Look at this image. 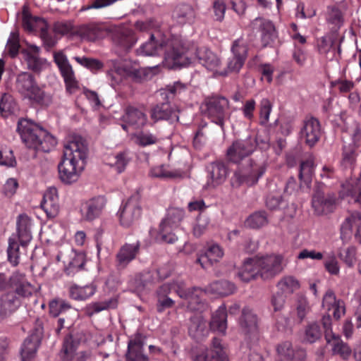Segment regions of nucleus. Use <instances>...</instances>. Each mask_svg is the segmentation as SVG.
<instances>
[{"mask_svg": "<svg viewBox=\"0 0 361 361\" xmlns=\"http://www.w3.org/2000/svg\"><path fill=\"white\" fill-rule=\"evenodd\" d=\"M164 65L168 69H180L198 62L214 75H219L221 61L219 56L207 47H198L193 41L183 37H173L164 42Z\"/></svg>", "mask_w": 361, "mask_h": 361, "instance_id": "f257e3e1", "label": "nucleus"}, {"mask_svg": "<svg viewBox=\"0 0 361 361\" xmlns=\"http://www.w3.org/2000/svg\"><path fill=\"white\" fill-rule=\"evenodd\" d=\"M87 144L81 136H68L63 144V154L58 165L62 183L71 185L77 182L83 171L87 157Z\"/></svg>", "mask_w": 361, "mask_h": 361, "instance_id": "f03ea898", "label": "nucleus"}, {"mask_svg": "<svg viewBox=\"0 0 361 361\" xmlns=\"http://www.w3.org/2000/svg\"><path fill=\"white\" fill-rule=\"evenodd\" d=\"M283 257L280 255H269L255 257L246 259L238 272L243 282H249L257 276L267 279L280 274L283 269Z\"/></svg>", "mask_w": 361, "mask_h": 361, "instance_id": "7ed1b4c3", "label": "nucleus"}, {"mask_svg": "<svg viewBox=\"0 0 361 361\" xmlns=\"http://www.w3.org/2000/svg\"><path fill=\"white\" fill-rule=\"evenodd\" d=\"M17 130L28 148L49 152L57 144L56 139L53 135L30 120H19Z\"/></svg>", "mask_w": 361, "mask_h": 361, "instance_id": "20e7f679", "label": "nucleus"}, {"mask_svg": "<svg viewBox=\"0 0 361 361\" xmlns=\"http://www.w3.org/2000/svg\"><path fill=\"white\" fill-rule=\"evenodd\" d=\"M229 107L228 100L221 96L208 97L201 105L202 113L213 123L223 127L228 118L227 110Z\"/></svg>", "mask_w": 361, "mask_h": 361, "instance_id": "39448f33", "label": "nucleus"}, {"mask_svg": "<svg viewBox=\"0 0 361 361\" xmlns=\"http://www.w3.org/2000/svg\"><path fill=\"white\" fill-rule=\"evenodd\" d=\"M184 216L183 209L172 207L167 210L165 218L159 225V236L162 241L173 243L177 240L178 238L173 231L180 226Z\"/></svg>", "mask_w": 361, "mask_h": 361, "instance_id": "423d86ee", "label": "nucleus"}, {"mask_svg": "<svg viewBox=\"0 0 361 361\" xmlns=\"http://www.w3.org/2000/svg\"><path fill=\"white\" fill-rule=\"evenodd\" d=\"M16 88L24 99L37 103L42 102L45 97L44 90L37 85L34 76L27 72H22L17 75Z\"/></svg>", "mask_w": 361, "mask_h": 361, "instance_id": "0eeeda50", "label": "nucleus"}, {"mask_svg": "<svg viewBox=\"0 0 361 361\" xmlns=\"http://www.w3.org/2000/svg\"><path fill=\"white\" fill-rule=\"evenodd\" d=\"M114 49L118 55L127 54L137 43V37L133 30L126 25L109 27Z\"/></svg>", "mask_w": 361, "mask_h": 361, "instance_id": "6e6552de", "label": "nucleus"}, {"mask_svg": "<svg viewBox=\"0 0 361 361\" xmlns=\"http://www.w3.org/2000/svg\"><path fill=\"white\" fill-rule=\"evenodd\" d=\"M140 195L135 194L121 207L118 214L122 226L128 228L137 221L141 216Z\"/></svg>", "mask_w": 361, "mask_h": 361, "instance_id": "1a4fd4ad", "label": "nucleus"}, {"mask_svg": "<svg viewBox=\"0 0 361 361\" xmlns=\"http://www.w3.org/2000/svg\"><path fill=\"white\" fill-rule=\"evenodd\" d=\"M257 140L253 137L238 140L228 148L226 157L230 161L238 163L250 155L256 149Z\"/></svg>", "mask_w": 361, "mask_h": 361, "instance_id": "9d476101", "label": "nucleus"}, {"mask_svg": "<svg viewBox=\"0 0 361 361\" xmlns=\"http://www.w3.org/2000/svg\"><path fill=\"white\" fill-rule=\"evenodd\" d=\"M176 285V293L180 298L185 300V303H183L182 305L186 306L190 311H197L202 307L200 298L204 293V290L195 287L186 290L184 282L177 283Z\"/></svg>", "mask_w": 361, "mask_h": 361, "instance_id": "9b49d317", "label": "nucleus"}, {"mask_svg": "<svg viewBox=\"0 0 361 361\" xmlns=\"http://www.w3.org/2000/svg\"><path fill=\"white\" fill-rule=\"evenodd\" d=\"M238 324L243 334L247 338H258V317L254 310L245 307L238 319Z\"/></svg>", "mask_w": 361, "mask_h": 361, "instance_id": "f8f14e48", "label": "nucleus"}, {"mask_svg": "<svg viewBox=\"0 0 361 361\" xmlns=\"http://www.w3.org/2000/svg\"><path fill=\"white\" fill-rule=\"evenodd\" d=\"M37 326L35 331L29 335L24 341L21 347V356L23 361H29L33 358L37 351L43 335L42 323L37 320Z\"/></svg>", "mask_w": 361, "mask_h": 361, "instance_id": "ddd939ff", "label": "nucleus"}, {"mask_svg": "<svg viewBox=\"0 0 361 361\" xmlns=\"http://www.w3.org/2000/svg\"><path fill=\"white\" fill-rule=\"evenodd\" d=\"M75 32L76 35L82 41L96 42L109 34V27L102 24L92 23L76 27Z\"/></svg>", "mask_w": 361, "mask_h": 361, "instance_id": "4468645a", "label": "nucleus"}, {"mask_svg": "<svg viewBox=\"0 0 361 361\" xmlns=\"http://www.w3.org/2000/svg\"><path fill=\"white\" fill-rule=\"evenodd\" d=\"M11 286L16 295L23 298H28L37 293L39 288L31 283L24 274L15 272L10 277Z\"/></svg>", "mask_w": 361, "mask_h": 361, "instance_id": "2eb2a0df", "label": "nucleus"}, {"mask_svg": "<svg viewBox=\"0 0 361 361\" xmlns=\"http://www.w3.org/2000/svg\"><path fill=\"white\" fill-rule=\"evenodd\" d=\"M251 25L253 29H257L260 32L264 47L271 44L277 37L275 26L270 20L258 17L251 22Z\"/></svg>", "mask_w": 361, "mask_h": 361, "instance_id": "dca6fc26", "label": "nucleus"}, {"mask_svg": "<svg viewBox=\"0 0 361 361\" xmlns=\"http://www.w3.org/2000/svg\"><path fill=\"white\" fill-rule=\"evenodd\" d=\"M279 361H306L307 353L300 347H293L292 343L286 341L279 343L276 347Z\"/></svg>", "mask_w": 361, "mask_h": 361, "instance_id": "f3484780", "label": "nucleus"}, {"mask_svg": "<svg viewBox=\"0 0 361 361\" xmlns=\"http://www.w3.org/2000/svg\"><path fill=\"white\" fill-rule=\"evenodd\" d=\"M320 134V123L317 119L311 117L304 121L300 135L307 145L314 146L319 141Z\"/></svg>", "mask_w": 361, "mask_h": 361, "instance_id": "a211bd4d", "label": "nucleus"}, {"mask_svg": "<svg viewBox=\"0 0 361 361\" xmlns=\"http://www.w3.org/2000/svg\"><path fill=\"white\" fill-rule=\"evenodd\" d=\"M106 204L104 196H97L87 201L81 208L82 216L87 221H93L102 213Z\"/></svg>", "mask_w": 361, "mask_h": 361, "instance_id": "6ab92c4d", "label": "nucleus"}, {"mask_svg": "<svg viewBox=\"0 0 361 361\" xmlns=\"http://www.w3.org/2000/svg\"><path fill=\"white\" fill-rule=\"evenodd\" d=\"M335 196L331 194L324 195V192L317 191L312 200V205L317 215L331 213L335 208Z\"/></svg>", "mask_w": 361, "mask_h": 361, "instance_id": "aec40b11", "label": "nucleus"}, {"mask_svg": "<svg viewBox=\"0 0 361 361\" xmlns=\"http://www.w3.org/2000/svg\"><path fill=\"white\" fill-rule=\"evenodd\" d=\"M144 345L142 334L137 333L132 336L128 343L126 361H149V357L143 352Z\"/></svg>", "mask_w": 361, "mask_h": 361, "instance_id": "412c9836", "label": "nucleus"}, {"mask_svg": "<svg viewBox=\"0 0 361 361\" xmlns=\"http://www.w3.org/2000/svg\"><path fill=\"white\" fill-rule=\"evenodd\" d=\"M122 121L124 123L121 125V127L127 131L128 126H133L135 128L143 127L147 122V116L141 109L129 106L126 109L125 114L122 116Z\"/></svg>", "mask_w": 361, "mask_h": 361, "instance_id": "4be33fe9", "label": "nucleus"}, {"mask_svg": "<svg viewBox=\"0 0 361 361\" xmlns=\"http://www.w3.org/2000/svg\"><path fill=\"white\" fill-rule=\"evenodd\" d=\"M41 207L49 219H53L59 214L60 206L58 191L56 188L51 187L46 190L41 203Z\"/></svg>", "mask_w": 361, "mask_h": 361, "instance_id": "5701e85b", "label": "nucleus"}, {"mask_svg": "<svg viewBox=\"0 0 361 361\" xmlns=\"http://www.w3.org/2000/svg\"><path fill=\"white\" fill-rule=\"evenodd\" d=\"M208 177L206 188H214L221 185L226 178L227 169L221 162L212 163L207 168Z\"/></svg>", "mask_w": 361, "mask_h": 361, "instance_id": "b1692460", "label": "nucleus"}, {"mask_svg": "<svg viewBox=\"0 0 361 361\" xmlns=\"http://www.w3.org/2000/svg\"><path fill=\"white\" fill-rule=\"evenodd\" d=\"M178 36H171L169 37H164L160 40H155L154 35H151L149 39L145 43L142 44L137 50L136 53L137 55L142 56H154L159 54L161 51L164 54V59H165V51L162 47V44L166 40H169L173 37H177ZM163 66L164 61H162Z\"/></svg>", "mask_w": 361, "mask_h": 361, "instance_id": "393cba45", "label": "nucleus"}, {"mask_svg": "<svg viewBox=\"0 0 361 361\" xmlns=\"http://www.w3.org/2000/svg\"><path fill=\"white\" fill-rule=\"evenodd\" d=\"M108 63L109 68L107 71V77L112 85H118L127 78L129 61L110 60Z\"/></svg>", "mask_w": 361, "mask_h": 361, "instance_id": "a878e982", "label": "nucleus"}, {"mask_svg": "<svg viewBox=\"0 0 361 361\" xmlns=\"http://www.w3.org/2000/svg\"><path fill=\"white\" fill-rule=\"evenodd\" d=\"M21 305V300L13 291L0 297V319H4L16 311Z\"/></svg>", "mask_w": 361, "mask_h": 361, "instance_id": "bb28decb", "label": "nucleus"}, {"mask_svg": "<svg viewBox=\"0 0 361 361\" xmlns=\"http://www.w3.org/2000/svg\"><path fill=\"white\" fill-rule=\"evenodd\" d=\"M224 252L222 247L218 244H212L208 247L204 254L200 255L197 259L203 269H207L213 264L219 262L224 257Z\"/></svg>", "mask_w": 361, "mask_h": 361, "instance_id": "cd10ccee", "label": "nucleus"}, {"mask_svg": "<svg viewBox=\"0 0 361 361\" xmlns=\"http://www.w3.org/2000/svg\"><path fill=\"white\" fill-rule=\"evenodd\" d=\"M140 250L138 242L133 244H125L116 254V266L118 269H124L133 261Z\"/></svg>", "mask_w": 361, "mask_h": 361, "instance_id": "c85d7f7f", "label": "nucleus"}, {"mask_svg": "<svg viewBox=\"0 0 361 361\" xmlns=\"http://www.w3.org/2000/svg\"><path fill=\"white\" fill-rule=\"evenodd\" d=\"M178 111L172 107L169 103L158 104L151 110V118L155 122L160 120H167L173 123L178 121Z\"/></svg>", "mask_w": 361, "mask_h": 361, "instance_id": "c756f323", "label": "nucleus"}, {"mask_svg": "<svg viewBox=\"0 0 361 361\" xmlns=\"http://www.w3.org/2000/svg\"><path fill=\"white\" fill-rule=\"evenodd\" d=\"M361 226V215L359 212L350 213L341 226V238L343 240H348L353 233Z\"/></svg>", "mask_w": 361, "mask_h": 361, "instance_id": "7c9ffc66", "label": "nucleus"}, {"mask_svg": "<svg viewBox=\"0 0 361 361\" xmlns=\"http://www.w3.org/2000/svg\"><path fill=\"white\" fill-rule=\"evenodd\" d=\"M235 286L227 281H217L211 283L205 289L204 293L214 297L227 296L233 293Z\"/></svg>", "mask_w": 361, "mask_h": 361, "instance_id": "2f4dec72", "label": "nucleus"}, {"mask_svg": "<svg viewBox=\"0 0 361 361\" xmlns=\"http://www.w3.org/2000/svg\"><path fill=\"white\" fill-rule=\"evenodd\" d=\"M32 222L27 215H20L17 221L18 239L22 246L27 245L32 240L30 227Z\"/></svg>", "mask_w": 361, "mask_h": 361, "instance_id": "473e14b6", "label": "nucleus"}, {"mask_svg": "<svg viewBox=\"0 0 361 361\" xmlns=\"http://www.w3.org/2000/svg\"><path fill=\"white\" fill-rule=\"evenodd\" d=\"M210 326L214 331L225 334L227 329L226 307L222 304L212 315Z\"/></svg>", "mask_w": 361, "mask_h": 361, "instance_id": "72a5a7b5", "label": "nucleus"}, {"mask_svg": "<svg viewBox=\"0 0 361 361\" xmlns=\"http://www.w3.org/2000/svg\"><path fill=\"white\" fill-rule=\"evenodd\" d=\"M85 263V255L83 252L71 250L64 261L68 274L81 270Z\"/></svg>", "mask_w": 361, "mask_h": 361, "instance_id": "f704fd0d", "label": "nucleus"}, {"mask_svg": "<svg viewBox=\"0 0 361 361\" xmlns=\"http://www.w3.org/2000/svg\"><path fill=\"white\" fill-rule=\"evenodd\" d=\"M265 171L266 167L264 164L251 163L250 167L245 171L242 181L248 185H254L257 183Z\"/></svg>", "mask_w": 361, "mask_h": 361, "instance_id": "c9c22d12", "label": "nucleus"}, {"mask_svg": "<svg viewBox=\"0 0 361 361\" xmlns=\"http://www.w3.org/2000/svg\"><path fill=\"white\" fill-rule=\"evenodd\" d=\"M195 17V11L188 4L178 5L173 13V18L180 25L192 23Z\"/></svg>", "mask_w": 361, "mask_h": 361, "instance_id": "e433bc0d", "label": "nucleus"}, {"mask_svg": "<svg viewBox=\"0 0 361 361\" xmlns=\"http://www.w3.org/2000/svg\"><path fill=\"white\" fill-rule=\"evenodd\" d=\"M203 359V361H228L219 339L216 338L213 339L212 348L207 350Z\"/></svg>", "mask_w": 361, "mask_h": 361, "instance_id": "4c0bfd02", "label": "nucleus"}, {"mask_svg": "<svg viewBox=\"0 0 361 361\" xmlns=\"http://www.w3.org/2000/svg\"><path fill=\"white\" fill-rule=\"evenodd\" d=\"M96 292V286L93 284L79 286L72 284L69 286V296L75 300H85L92 296Z\"/></svg>", "mask_w": 361, "mask_h": 361, "instance_id": "58836bf2", "label": "nucleus"}, {"mask_svg": "<svg viewBox=\"0 0 361 361\" xmlns=\"http://www.w3.org/2000/svg\"><path fill=\"white\" fill-rule=\"evenodd\" d=\"M207 321L201 316L191 318L189 334L194 338L200 339L207 333Z\"/></svg>", "mask_w": 361, "mask_h": 361, "instance_id": "ea45409f", "label": "nucleus"}, {"mask_svg": "<svg viewBox=\"0 0 361 361\" xmlns=\"http://www.w3.org/2000/svg\"><path fill=\"white\" fill-rule=\"evenodd\" d=\"M23 26L28 32H35L47 28V23L44 18L33 17L27 13H23Z\"/></svg>", "mask_w": 361, "mask_h": 361, "instance_id": "a19ab883", "label": "nucleus"}, {"mask_svg": "<svg viewBox=\"0 0 361 361\" xmlns=\"http://www.w3.org/2000/svg\"><path fill=\"white\" fill-rule=\"evenodd\" d=\"M327 343L332 346L333 354L339 355L343 359H348L351 355L350 348L341 339L338 335L333 336Z\"/></svg>", "mask_w": 361, "mask_h": 361, "instance_id": "79ce46f5", "label": "nucleus"}, {"mask_svg": "<svg viewBox=\"0 0 361 361\" xmlns=\"http://www.w3.org/2000/svg\"><path fill=\"white\" fill-rule=\"evenodd\" d=\"M77 347L71 336L65 338L62 348L60 351V358L62 361H75Z\"/></svg>", "mask_w": 361, "mask_h": 361, "instance_id": "37998d69", "label": "nucleus"}, {"mask_svg": "<svg viewBox=\"0 0 361 361\" xmlns=\"http://www.w3.org/2000/svg\"><path fill=\"white\" fill-rule=\"evenodd\" d=\"M117 305V300L114 298H110L104 301L91 302L87 305L85 310L89 316H92L109 308H114Z\"/></svg>", "mask_w": 361, "mask_h": 361, "instance_id": "c03bdc74", "label": "nucleus"}, {"mask_svg": "<svg viewBox=\"0 0 361 361\" xmlns=\"http://www.w3.org/2000/svg\"><path fill=\"white\" fill-rule=\"evenodd\" d=\"M343 190H346V195L350 196L355 202L361 205V173L359 178L351 180L343 185Z\"/></svg>", "mask_w": 361, "mask_h": 361, "instance_id": "a18cd8bd", "label": "nucleus"}, {"mask_svg": "<svg viewBox=\"0 0 361 361\" xmlns=\"http://www.w3.org/2000/svg\"><path fill=\"white\" fill-rule=\"evenodd\" d=\"M54 61L56 63L63 78L75 75L73 68L65 54L62 52L54 54Z\"/></svg>", "mask_w": 361, "mask_h": 361, "instance_id": "49530a36", "label": "nucleus"}, {"mask_svg": "<svg viewBox=\"0 0 361 361\" xmlns=\"http://www.w3.org/2000/svg\"><path fill=\"white\" fill-rule=\"evenodd\" d=\"M149 173L152 177L166 179L178 178L182 177V173L180 171L177 170H169L168 168L164 165H159L152 167Z\"/></svg>", "mask_w": 361, "mask_h": 361, "instance_id": "de8ad7c7", "label": "nucleus"}, {"mask_svg": "<svg viewBox=\"0 0 361 361\" xmlns=\"http://www.w3.org/2000/svg\"><path fill=\"white\" fill-rule=\"evenodd\" d=\"M322 336V331L319 325L317 322L308 324L303 334V341L308 343H315Z\"/></svg>", "mask_w": 361, "mask_h": 361, "instance_id": "09e8293b", "label": "nucleus"}, {"mask_svg": "<svg viewBox=\"0 0 361 361\" xmlns=\"http://www.w3.org/2000/svg\"><path fill=\"white\" fill-rule=\"evenodd\" d=\"M30 48L33 53L27 52L25 59L30 69L34 71H39L42 69L46 61L38 57L39 49L37 46H32Z\"/></svg>", "mask_w": 361, "mask_h": 361, "instance_id": "8fccbe9b", "label": "nucleus"}, {"mask_svg": "<svg viewBox=\"0 0 361 361\" xmlns=\"http://www.w3.org/2000/svg\"><path fill=\"white\" fill-rule=\"evenodd\" d=\"M16 104L13 97L8 93H4L0 101V111L3 116L7 117L14 113Z\"/></svg>", "mask_w": 361, "mask_h": 361, "instance_id": "3c124183", "label": "nucleus"}, {"mask_svg": "<svg viewBox=\"0 0 361 361\" xmlns=\"http://www.w3.org/2000/svg\"><path fill=\"white\" fill-rule=\"evenodd\" d=\"M313 173L314 160L312 157H309L300 163L299 178L305 183H309L312 180Z\"/></svg>", "mask_w": 361, "mask_h": 361, "instance_id": "603ef678", "label": "nucleus"}, {"mask_svg": "<svg viewBox=\"0 0 361 361\" xmlns=\"http://www.w3.org/2000/svg\"><path fill=\"white\" fill-rule=\"evenodd\" d=\"M268 224L267 215L264 212H257L245 221V224L252 228H259Z\"/></svg>", "mask_w": 361, "mask_h": 361, "instance_id": "864d4df0", "label": "nucleus"}, {"mask_svg": "<svg viewBox=\"0 0 361 361\" xmlns=\"http://www.w3.org/2000/svg\"><path fill=\"white\" fill-rule=\"evenodd\" d=\"M8 259L13 266L19 264L20 252L19 245L16 241V237H10L8 239V246L7 249Z\"/></svg>", "mask_w": 361, "mask_h": 361, "instance_id": "5fc2aeb1", "label": "nucleus"}, {"mask_svg": "<svg viewBox=\"0 0 361 361\" xmlns=\"http://www.w3.org/2000/svg\"><path fill=\"white\" fill-rule=\"evenodd\" d=\"M273 105L268 98H263L260 101L259 116L261 125H266L269 121Z\"/></svg>", "mask_w": 361, "mask_h": 361, "instance_id": "6e6d98bb", "label": "nucleus"}, {"mask_svg": "<svg viewBox=\"0 0 361 361\" xmlns=\"http://www.w3.org/2000/svg\"><path fill=\"white\" fill-rule=\"evenodd\" d=\"M279 288L286 293H293L300 288V283L293 276H285L278 283Z\"/></svg>", "mask_w": 361, "mask_h": 361, "instance_id": "4d7b16f0", "label": "nucleus"}, {"mask_svg": "<svg viewBox=\"0 0 361 361\" xmlns=\"http://www.w3.org/2000/svg\"><path fill=\"white\" fill-rule=\"evenodd\" d=\"M246 59L233 56L228 59L227 68L219 72V75H227L229 73H238L243 66Z\"/></svg>", "mask_w": 361, "mask_h": 361, "instance_id": "13d9d810", "label": "nucleus"}, {"mask_svg": "<svg viewBox=\"0 0 361 361\" xmlns=\"http://www.w3.org/2000/svg\"><path fill=\"white\" fill-rule=\"evenodd\" d=\"M231 51L233 56L246 59L247 56V44L246 41L243 37L234 40Z\"/></svg>", "mask_w": 361, "mask_h": 361, "instance_id": "bf43d9fd", "label": "nucleus"}, {"mask_svg": "<svg viewBox=\"0 0 361 361\" xmlns=\"http://www.w3.org/2000/svg\"><path fill=\"white\" fill-rule=\"evenodd\" d=\"M71 305L63 300H53L49 303V314L56 317L62 312L69 310Z\"/></svg>", "mask_w": 361, "mask_h": 361, "instance_id": "052dcab7", "label": "nucleus"}, {"mask_svg": "<svg viewBox=\"0 0 361 361\" xmlns=\"http://www.w3.org/2000/svg\"><path fill=\"white\" fill-rule=\"evenodd\" d=\"M210 223L209 218L206 215H199L193 227V233L195 236H201L207 229Z\"/></svg>", "mask_w": 361, "mask_h": 361, "instance_id": "680f3d73", "label": "nucleus"}, {"mask_svg": "<svg viewBox=\"0 0 361 361\" xmlns=\"http://www.w3.org/2000/svg\"><path fill=\"white\" fill-rule=\"evenodd\" d=\"M53 29L56 34L76 35V27H73L71 22H56L54 23Z\"/></svg>", "mask_w": 361, "mask_h": 361, "instance_id": "e2e57ef3", "label": "nucleus"}, {"mask_svg": "<svg viewBox=\"0 0 361 361\" xmlns=\"http://www.w3.org/2000/svg\"><path fill=\"white\" fill-rule=\"evenodd\" d=\"M168 96L171 97H179L187 90V85L180 81H176L172 84H169L166 87Z\"/></svg>", "mask_w": 361, "mask_h": 361, "instance_id": "0e129e2a", "label": "nucleus"}, {"mask_svg": "<svg viewBox=\"0 0 361 361\" xmlns=\"http://www.w3.org/2000/svg\"><path fill=\"white\" fill-rule=\"evenodd\" d=\"M145 77V71L139 68L135 63L129 61L127 78H130L135 82H140Z\"/></svg>", "mask_w": 361, "mask_h": 361, "instance_id": "69168bd1", "label": "nucleus"}, {"mask_svg": "<svg viewBox=\"0 0 361 361\" xmlns=\"http://www.w3.org/2000/svg\"><path fill=\"white\" fill-rule=\"evenodd\" d=\"M114 159L115 161L114 163V166L118 173H121L124 171L130 159L129 152L123 151L119 152L115 156Z\"/></svg>", "mask_w": 361, "mask_h": 361, "instance_id": "338daca9", "label": "nucleus"}, {"mask_svg": "<svg viewBox=\"0 0 361 361\" xmlns=\"http://www.w3.org/2000/svg\"><path fill=\"white\" fill-rule=\"evenodd\" d=\"M18 186L16 178H8L2 187V193L6 197H11L16 193Z\"/></svg>", "mask_w": 361, "mask_h": 361, "instance_id": "774afa93", "label": "nucleus"}]
</instances>
